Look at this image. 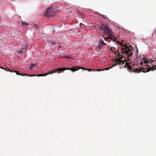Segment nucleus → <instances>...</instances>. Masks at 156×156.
I'll use <instances>...</instances> for the list:
<instances>
[{"mask_svg": "<svg viewBox=\"0 0 156 156\" xmlns=\"http://www.w3.org/2000/svg\"><path fill=\"white\" fill-rule=\"evenodd\" d=\"M79 69H82L87 70L89 71H90L91 70V69H87L85 68H84L82 67H78L77 66L75 67H73L71 68H58L56 69V71L57 72L58 71H65L66 70H72L73 72H75V71H77Z\"/></svg>", "mask_w": 156, "mask_h": 156, "instance_id": "7ed1b4c3", "label": "nucleus"}, {"mask_svg": "<svg viewBox=\"0 0 156 156\" xmlns=\"http://www.w3.org/2000/svg\"><path fill=\"white\" fill-rule=\"evenodd\" d=\"M115 54H116V55L117 54L118 57H119V58L117 59L115 61V62L116 63H118V64L119 65H122L124 64V62H126L125 65V67L128 68L127 65H126V63H128V65H129L128 63L127 62V60H124V61L122 60L121 59L123 58L122 55H121L120 54H119L118 51H117V52H116Z\"/></svg>", "mask_w": 156, "mask_h": 156, "instance_id": "39448f33", "label": "nucleus"}, {"mask_svg": "<svg viewBox=\"0 0 156 156\" xmlns=\"http://www.w3.org/2000/svg\"><path fill=\"white\" fill-rule=\"evenodd\" d=\"M100 27L104 31L105 34L109 32H112V30L108 26L103 23L101 24Z\"/></svg>", "mask_w": 156, "mask_h": 156, "instance_id": "0eeeda50", "label": "nucleus"}, {"mask_svg": "<svg viewBox=\"0 0 156 156\" xmlns=\"http://www.w3.org/2000/svg\"><path fill=\"white\" fill-rule=\"evenodd\" d=\"M21 24L23 25H28V23H26L25 21H21Z\"/></svg>", "mask_w": 156, "mask_h": 156, "instance_id": "ddd939ff", "label": "nucleus"}, {"mask_svg": "<svg viewBox=\"0 0 156 156\" xmlns=\"http://www.w3.org/2000/svg\"><path fill=\"white\" fill-rule=\"evenodd\" d=\"M140 64L142 66H143V64H144V63L143 62H140Z\"/></svg>", "mask_w": 156, "mask_h": 156, "instance_id": "f3484780", "label": "nucleus"}, {"mask_svg": "<svg viewBox=\"0 0 156 156\" xmlns=\"http://www.w3.org/2000/svg\"><path fill=\"white\" fill-rule=\"evenodd\" d=\"M112 32H109L105 34L106 35H108V39H111L114 37V35L112 34Z\"/></svg>", "mask_w": 156, "mask_h": 156, "instance_id": "1a4fd4ad", "label": "nucleus"}, {"mask_svg": "<svg viewBox=\"0 0 156 156\" xmlns=\"http://www.w3.org/2000/svg\"><path fill=\"white\" fill-rule=\"evenodd\" d=\"M35 65H36L35 64H31V65L30 66V67L31 68H33V67L35 66Z\"/></svg>", "mask_w": 156, "mask_h": 156, "instance_id": "dca6fc26", "label": "nucleus"}, {"mask_svg": "<svg viewBox=\"0 0 156 156\" xmlns=\"http://www.w3.org/2000/svg\"><path fill=\"white\" fill-rule=\"evenodd\" d=\"M112 41H113L116 42V39L115 37L114 36V37L113 38H112Z\"/></svg>", "mask_w": 156, "mask_h": 156, "instance_id": "2eb2a0df", "label": "nucleus"}, {"mask_svg": "<svg viewBox=\"0 0 156 156\" xmlns=\"http://www.w3.org/2000/svg\"><path fill=\"white\" fill-rule=\"evenodd\" d=\"M14 72H15L16 73V74L17 75H20V76H28V75H29L28 74L26 73H19L17 70H14L13 71Z\"/></svg>", "mask_w": 156, "mask_h": 156, "instance_id": "9d476101", "label": "nucleus"}, {"mask_svg": "<svg viewBox=\"0 0 156 156\" xmlns=\"http://www.w3.org/2000/svg\"><path fill=\"white\" fill-rule=\"evenodd\" d=\"M25 48V46H23L20 48V49L18 50V52L21 54L22 53L25 52L26 51V49Z\"/></svg>", "mask_w": 156, "mask_h": 156, "instance_id": "6e6552de", "label": "nucleus"}, {"mask_svg": "<svg viewBox=\"0 0 156 156\" xmlns=\"http://www.w3.org/2000/svg\"><path fill=\"white\" fill-rule=\"evenodd\" d=\"M108 39V38L107 37H104V39L105 41L107 40Z\"/></svg>", "mask_w": 156, "mask_h": 156, "instance_id": "6ab92c4d", "label": "nucleus"}, {"mask_svg": "<svg viewBox=\"0 0 156 156\" xmlns=\"http://www.w3.org/2000/svg\"><path fill=\"white\" fill-rule=\"evenodd\" d=\"M144 62V66H146V69H145L144 68H139V69L138 68H134L133 66H131L130 65H128V63H126L128 69H129L130 71L136 73H139L141 72H148L150 71V70L153 71L154 69H154V67H153V61H153L151 59H149V60H147L146 58H144L143 59Z\"/></svg>", "mask_w": 156, "mask_h": 156, "instance_id": "f257e3e1", "label": "nucleus"}, {"mask_svg": "<svg viewBox=\"0 0 156 156\" xmlns=\"http://www.w3.org/2000/svg\"><path fill=\"white\" fill-rule=\"evenodd\" d=\"M64 58L67 59H70L71 58L70 56H64Z\"/></svg>", "mask_w": 156, "mask_h": 156, "instance_id": "4468645a", "label": "nucleus"}, {"mask_svg": "<svg viewBox=\"0 0 156 156\" xmlns=\"http://www.w3.org/2000/svg\"><path fill=\"white\" fill-rule=\"evenodd\" d=\"M97 70H98V71H100V70L99 69H98Z\"/></svg>", "mask_w": 156, "mask_h": 156, "instance_id": "4be33fe9", "label": "nucleus"}, {"mask_svg": "<svg viewBox=\"0 0 156 156\" xmlns=\"http://www.w3.org/2000/svg\"><path fill=\"white\" fill-rule=\"evenodd\" d=\"M101 45H106L105 43H104V41L103 40H102L100 43Z\"/></svg>", "mask_w": 156, "mask_h": 156, "instance_id": "f8f14e48", "label": "nucleus"}, {"mask_svg": "<svg viewBox=\"0 0 156 156\" xmlns=\"http://www.w3.org/2000/svg\"><path fill=\"white\" fill-rule=\"evenodd\" d=\"M112 67L107 68H106L105 69H104L105 70H108L109 69H110Z\"/></svg>", "mask_w": 156, "mask_h": 156, "instance_id": "a211bd4d", "label": "nucleus"}, {"mask_svg": "<svg viewBox=\"0 0 156 156\" xmlns=\"http://www.w3.org/2000/svg\"><path fill=\"white\" fill-rule=\"evenodd\" d=\"M55 8L53 6H51L46 9L44 12L45 15L48 17L52 16L55 13L58 12L57 10H55Z\"/></svg>", "mask_w": 156, "mask_h": 156, "instance_id": "20e7f679", "label": "nucleus"}, {"mask_svg": "<svg viewBox=\"0 0 156 156\" xmlns=\"http://www.w3.org/2000/svg\"><path fill=\"white\" fill-rule=\"evenodd\" d=\"M57 72V71H56V69L55 70H50L48 73H45L44 74H39L36 75H28V76H30V77H32L34 76H37L38 77L39 76H45L47 75H48L50 74H52L53 73H55L56 72Z\"/></svg>", "mask_w": 156, "mask_h": 156, "instance_id": "423d86ee", "label": "nucleus"}, {"mask_svg": "<svg viewBox=\"0 0 156 156\" xmlns=\"http://www.w3.org/2000/svg\"><path fill=\"white\" fill-rule=\"evenodd\" d=\"M119 42L118 41H117L116 42V43L117 44H118V43L119 44Z\"/></svg>", "mask_w": 156, "mask_h": 156, "instance_id": "aec40b11", "label": "nucleus"}, {"mask_svg": "<svg viewBox=\"0 0 156 156\" xmlns=\"http://www.w3.org/2000/svg\"><path fill=\"white\" fill-rule=\"evenodd\" d=\"M36 30H37V28H36Z\"/></svg>", "mask_w": 156, "mask_h": 156, "instance_id": "b1692460", "label": "nucleus"}, {"mask_svg": "<svg viewBox=\"0 0 156 156\" xmlns=\"http://www.w3.org/2000/svg\"><path fill=\"white\" fill-rule=\"evenodd\" d=\"M119 44L122 46L121 50L122 51L121 53L124 54L125 53L127 55L128 57V61L129 60V58L132 56V51L133 49L131 45H127L126 44H123L121 42H119Z\"/></svg>", "mask_w": 156, "mask_h": 156, "instance_id": "f03ea898", "label": "nucleus"}, {"mask_svg": "<svg viewBox=\"0 0 156 156\" xmlns=\"http://www.w3.org/2000/svg\"><path fill=\"white\" fill-rule=\"evenodd\" d=\"M133 66H135V65L133 64Z\"/></svg>", "mask_w": 156, "mask_h": 156, "instance_id": "5701e85b", "label": "nucleus"}, {"mask_svg": "<svg viewBox=\"0 0 156 156\" xmlns=\"http://www.w3.org/2000/svg\"><path fill=\"white\" fill-rule=\"evenodd\" d=\"M51 44H55V43L54 42H52Z\"/></svg>", "mask_w": 156, "mask_h": 156, "instance_id": "412c9836", "label": "nucleus"}, {"mask_svg": "<svg viewBox=\"0 0 156 156\" xmlns=\"http://www.w3.org/2000/svg\"><path fill=\"white\" fill-rule=\"evenodd\" d=\"M0 68L2 69H4L5 71H10L11 72H13L12 71H10V70H9V69H8L7 68H4V67H0Z\"/></svg>", "mask_w": 156, "mask_h": 156, "instance_id": "9b49d317", "label": "nucleus"}]
</instances>
